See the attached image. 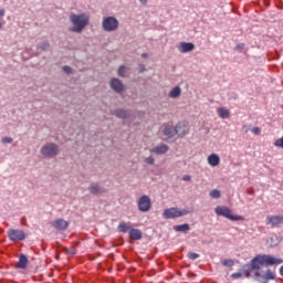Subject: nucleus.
<instances>
[{
	"mask_svg": "<svg viewBox=\"0 0 283 283\" xmlns=\"http://www.w3.org/2000/svg\"><path fill=\"white\" fill-rule=\"evenodd\" d=\"M0 17H3V9L0 10Z\"/></svg>",
	"mask_w": 283,
	"mask_h": 283,
	"instance_id": "nucleus-42",
	"label": "nucleus"
},
{
	"mask_svg": "<svg viewBox=\"0 0 283 283\" xmlns=\"http://www.w3.org/2000/svg\"><path fill=\"white\" fill-rule=\"evenodd\" d=\"M174 231L179 232V233H185L189 231V224L184 223L179 226H174Z\"/></svg>",
	"mask_w": 283,
	"mask_h": 283,
	"instance_id": "nucleus-22",
	"label": "nucleus"
},
{
	"mask_svg": "<svg viewBox=\"0 0 283 283\" xmlns=\"http://www.w3.org/2000/svg\"><path fill=\"white\" fill-rule=\"evenodd\" d=\"M126 67L125 66H120L117 69V76H123V73H125Z\"/></svg>",
	"mask_w": 283,
	"mask_h": 283,
	"instance_id": "nucleus-30",
	"label": "nucleus"
},
{
	"mask_svg": "<svg viewBox=\"0 0 283 283\" xmlns=\"http://www.w3.org/2000/svg\"><path fill=\"white\" fill-rule=\"evenodd\" d=\"M67 227H70V223L66 222V220L57 219V220L51 221V228H54L57 231L66 230Z\"/></svg>",
	"mask_w": 283,
	"mask_h": 283,
	"instance_id": "nucleus-11",
	"label": "nucleus"
},
{
	"mask_svg": "<svg viewBox=\"0 0 283 283\" xmlns=\"http://www.w3.org/2000/svg\"><path fill=\"white\" fill-rule=\"evenodd\" d=\"M186 214H189V211L185 209L168 208L165 209V212L161 213V217L165 218L166 220H170L185 217Z\"/></svg>",
	"mask_w": 283,
	"mask_h": 283,
	"instance_id": "nucleus-4",
	"label": "nucleus"
},
{
	"mask_svg": "<svg viewBox=\"0 0 283 283\" xmlns=\"http://www.w3.org/2000/svg\"><path fill=\"white\" fill-rule=\"evenodd\" d=\"M56 151H59V149H56L55 144H46V145L42 146V156H44L46 158L56 156Z\"/></svg>",
	"mask_w": 283,
	"mask_h": 283,
	"instance_id": "nucleus-9",
	"label": "nucleus"
},
{
	"mask_svg": "<svg viewBox=\"0 0 283 283\" xmlns=\"http://www.w3.org/2000/svg\"><path fill=\"white\" fill-rule=\"evenodd\" d=\"M241 276H242V274H240V273L230 274V277H232L233 280L240 279Z\"/></svg>",
	"mask_w": 283,
	"mask_h": 283,
	"instance_id": "nucleus-34",
	"label": "nucleus"
},
{
	"mask_svg": "<svg viewBox=\"0 0 283 283\" xmlns=\"http://www.w3.org/2000/svg\"><path fill=\"white\" fill-rule=\"evenodd\" d=\"M282 263L283 260L271 255H258L255 258H252L251 269L259 270L260 266H273Z\"/></svg>",
	"mask_w": 283,
	"mask_h": 283,
	"instance_id": "nucleus-1",
	"label": "nucleus"
},
{
	"mask_svg": "<svg viewBox=\"0 0 283 283\" xmlns=\"http://www.w3.org/2000/svg\"><path fill=\"white\" fill-rule=\"evenodd\" d=\"M265 224H269L272 228H277L283 224V216H269L265 217Z\"/></svg>",
	"mask_w": 283,
	"mask_h": 283,
	"instance_id": "nucleus-10",
	"label": "nucleus"
},
{
	"mask_svg": "<svg viewBox=\"0 0 283 283\" xmlns=\"http://www.w3.org/2000/svg\"><path fill=\"white\" fill-rule=\"evenodd\" d=\"M274 280V272L265 270V272H255V282L268 283V281Z\"/></svg>",
	"mask_w": 283,
	"mask_h": 283,
	"instance_id": "nucleus-7",
	"label": "nucleus"
},
{
	"mask_svg": "<svg viewBox=\"0 0 283 283\" xmlns=\"http://www.w3.org/2000/svg\"><path fill=\"white\" fill-rule=\"evenodd\" d=\"M193 49H196V45L189 42H180V45L177 46V50H179L180 53H189L192 52Z\"/></svg>",
	"mask_w": 283,
	"mask_h": 283,
	"instance_id": "nucleus-12",
	"label": "nucleus"
},
{
	"mask_svg": "<svg viewBox=\"0 0 283 283\" xmlns=\"http://www.w3.org/2000/svg\"><path fill=\"white\" fill-rule=\"evenodd\" d=\"M187 258L192 260V261H196L197 259H199V254L190 252V253L187 254Z\"/></svg>",
	"mask_w": 283,
	"mask_h": 283,
	"instance_id": "nucleus-29",
	"label": "nucleus"
},
{
	"mask_svg": "<svg viewBox=\"0 0 283 283\" xmlns=\"http://www.w3.org/2000/svg\"><path fill=\"white\" fill-rule=\"evenodd\" d=\"M167 145H161V146H155L151 149H148V153L155 154V155H164L167 154Z\"/></svg>",
	"mask_w": 283,
	"mask_h": 283,
	"instance_id": "nucleus-15",
	"label": "nucleus"
},
{
	"mask_svg": "<svg viewBox=\"0 0 283 283\" xmlns=\"http://www.w3.org/2000/svg\"><path fill=\"white\" fill-rule=\"evenodd\" d=\"M133 230H136V229L129 228V223L124 222V223L117 224V232L126 233Z\"/></svg>",
	"mask_w": 283,
	"mask_h": 283,
	"instance_id": "nucleus-19",
	"label": "nucleus"
},
{
	"mask_svg": "<svg viewBox=\"0 0 283 283\" xmlns=\"http://www.w3.org/2000/svg\"><path fill=\"white\" fill-rule=\"evenodd\" d=\"M245 128H248V126H243V133H249Z\"/></svg>",
	"mask_w": 283,
	"mask_h": 283,
	"instance_id": "nucleus-39",
	"label": "nucleus"
},
{
	"mask_svg": "<svg viewBox=\"0 0 283 283\" xmlns=\"http://www.w3.org/2000/svg\"><path fill=\"white\" fill-rule=\"evenodd\" d=\"M7 238L12 242L25 240V233L22 230L10 229L7 230Z\"/></svg>",
	"mask_w": 283,
	"mask_h": 283,
	"instance_id": "nucleus-8",
	"label": "nucleus"
},
{
	"mask_svg": "<svg viewBox=\"0 0 283 283\" xmlns=\"http://www.w3.org/2000/svg\"><path fill=\"white\" fill-rule=\"evenodd\" d=\"M136 207L139 209V212H148L151 210V198H148L147 195L139 197V200L136 201Z\"/></svg>",
	"mask_w": 283,
	"mask_h": 283,
	"instance_id": "nucleus-6",
	"label": "nucleus"
},
{
	"mask_svg": "<svg viewBox=\"0 0 283 283\" xmlns=\"http://www.w3.org/2000/svg\"><path fill=\"white\" fill-rule=\"evenodd\" d=\"M1 143L2 144H11V143H13V138L4 137V138L1 139Z\"/></svg>",
	"mask_w": 283,
	"mask_h": 283,
	"instance_id": "nucleus-31",
	"label": "nucleus"
},
{
	"mask_svg": "<svg viewBox=\"0 0 283 283\" xmlns=\"http://www.w3.org/2000/svg\"><path fill=\"white\" fill-rule=\"evenodd\" d=\"M170 98H177L180 97V87L176 86L172 90H170V93L168 94Z\"/></svg>",
	"mask_w": 283,
	"mask_h": 283,
	"instance_id": "nucleus-25",
	"label": "nucleus"
},
{
	"mask_svg": "<svg viewBox=\"0 0 283 283\" xmlns=\"http://www.w3.org/2000/svg\"><path fill=\"white\" fill-rule=\"evenodd\" d=\"M163 134H165V137L174 138V135H177V130H174V127L167 125L165 126V130H163Z\"/></svg>",
	"mask_w": 283,
	"mask_h": 283,
	"instance_id": "nucleus-18",
	"label": "nucleus"
},
{
	"mask_svg": "<svg viewBox=\"0 0 283 283\" xmlns=\"http://www.w3.org/2000/svg\"><path fill=\"white\" fill-rule=\"evenodd\" d=\"M70 254H76V251H69Z\"/></svg>",
	"mask_w": 283,
	"mask_h": 283,
	"instance_id": "nucleus-41",
	"label": "nucleus"
},
{
	"mask_svg": "<svg viewBox=\"0 0 283 283\" xmlns=\"http://www.w3.org/2000/svg\"><path fill=\"white\" fill-rule=\"evenodd\" d=\"M214 214H217L218 217H223L224 219L233 222L242 221V217L232 214L230 208H227L224 206L214 207Z\"/></svg>",
	"mask_w": 283,
	"mask_h": 283,
	"instance_id": "nucleus-3",
	"label": "nucleus"
},
{
	"mask_svg": "<svg viewBox=\"0 0 283 283\" xmlns=\"http://www.w3.org/2000/svg\"><path fill=\"white\" fill-rule=\"evenodd\" d=\"M71 71H73V70L70 69V66H64V73L70 74Z\"/></svg>",
	"mask_w": 283,
	"mask_h": 283,
	"instance_id": "nucleus-37",
	"label": "nucleus"
},
{
	"mask_svg": "<svg viewBox=\"0 0 283 283\" xmlns=\"http://www.w3.org/2000/svg\"><path fill=\"white\" fill-rule=\"evenodd\" d=\"M170 128H174V132H177V136H186V133L189 132V128L186 127V124H177V126H170Z\"/></svg>",
	"mask_w": 283,
	"mask_h": 283,
	"instance_id": "nucleus-13",
	"label": "nucleus"
},
{
	"mask_svg": "<svg viewBox=\"0 0 283 283\" xmlns=\"http://www.w3.org/2000/svg\"><path fill=\"white\" fill-rule=\"evenodd\" d=\"M146 164H148V165H155V158H153V157H146Z\"/></svg>",
	"mask_w": 283,
	"mask_h": 283,
	"instance_id": "nucleus-33",
	"label": "nucleus"
},
{
	"mask_svg": "<svg viewBox=\"0 0 283 283\" xmlns=\"http://www.w3.org/2000/svg\"><path fill=\"white\" fill-rule=\"evenodd\" d=\"M189 180H191V177H189V175L184 176V181L188 182Z\"/></svg>",
	"mask_w": 283,
	"mask_h": 283,
	"instance_id": "nucleus-38",
	"label": "nucleus"
},
{
	"mask_svg": "<svg viewBox=\"0 0 283 283\" xmlns=\"http://www.w3.org/2000/svg\"><path fill=\"white\" fill-rule=\"evenodd\" d=\"M27 264H29V259L25 255H20V261L17 262V269L25 270Z\"/></svg>",
	"mask_w": 283,
	"mask_h": 283,
	"instance_id": "nucleus-20",
	"label": "nucleus"
},
{
	"mask_svg": "<svg viewBox=\"0 0 283 283\" xmlns=\"http://www.w3.org/2000/svg\"><path fill=\"white\" fill-rule=\"evenodd\" d=\"M88 193H92V195L101 193V188L98 187V184L88 185Z\"/></svg>",
	"mask_w": 283,
	"mask_h": 283,
	"instance_id": "nucleus-23",
	"label": "nucleus"
},
{
	"mask_svg": "<svg viewBox=\"0 0 283 283\" xmlns=\"http://www.w3.org/2000/svg\"><path fill=\"white\" fill-rule=\"evenodd\" d=\"M70 23L73 24V27L70 28V32L76 34L82 33V30L88 25V15H85L84 13L70 14Z\"/></svg>",
	"mask_w": 283,
	"mask_h": 283,
	"instance_id": "nucleus-2",
	"label": "nucleus"
},
{
	"mask_svg": "<svg viewBox=\"0 0 283 283\" xmlns=\"http://www.w3.org/2000/svg\"><path fill=\"white\" fill-rule=\"evenodd\" d=\"M281 276H283V266H281Z\"/></svg>",
	"mask_w": 283,
	"mask_h": 283,
	"instance_id": "nucleus-43",
	"label": "nucleus"
},
{
	"mask_svg": "<svg viewBox=\"0 0 283 283\" xmlns=\"http://www.w3.org/2000/svg\"><path fill=\"white\" fill-rule=\"evenodd\" d=\"M147 55H145V53H143V59H145Z\"/></svg>",
	"mask_w": 283,
	"mask_h": 283,
	"instance_id": "nucleus-45",
	"label": "nucleus"
},
{
	"mask_svg": "<svg viewBox=\"0 0 283 283\" xmlns=\"http://www.w3.org/2000/svg\"><path fill=\"white\" fill-rule=\"evenodd\" d=\"M207 163H209V166L211 167H218V165L220 164V158L218 157V155L211 154L209 155V158H207Z\"/></svg>",
	"mask_w": 283,
	"mask_h": 283,
	"instance_id": "nucleus-17",
	"label": "nucleus"
},
{
	"mask_svg": "<svg viewBox=\"0 0 283 283\" xmlns=\"http://www.w3.org/2000/svg\"><path fill=\"white\" fill-rule=\"evenodd\" d=\"M221 265H224L227 268L233 266V260L221 261Z\"/></svg>",
	"mask_w": 283,
	"mask_h": 283,
	"instance_id": "nucleus-28",
	"label": "nucleus"
},
{
	"mask_svg": "<svg viewBox=\"0 0 283 283\" xmlns=\"http://www.w3.org/2000/svg\"><path fill=\"white\" fill-rule=\"evenodd\" d=\"M233 50H235L237 52L242 51V43L237 44V46H235V48H233Z\"/></svg>",
	"mask_w": 283,
	"mask_h": 283,
	"instance_id": "nucleus-35",
	"label": "nucleus"
},
{
	"mask_svg": "<svg viewBox=\"0 0 283 283\" xmlns=\"http://www.w3.org/2000/svg\"><path fill=\"white\" fill-rule=\"evenodd\" d=\"M274 147L283 149V136L274 140Z\"/></svg>",
	"mask_w": 283,
	"mask_h": 283,
	"instance_id": "nucleus-27",
	"label": "nucleus"
},
{
	"mask_svg": "<svg viewBox=\"0 0 283 283\" xmlns=\"http://www.w3.org/2000/svg\"><path fill=\"white\" fill-rule=\"evenodd\" d=\"M114 116H117V118L125 119L126 117H129V112L117 109V111H114Z\"/></svg>",
	"mask_w": 283,
	"mask_h": 283,
	"instance_id": "nucleus-24",
	"label": "nucleus"
},
{
	"mask_svg": "<svg viewBox=\"0 0 283 283\" xmlns=\"http://www.w3.org/2000/svg\"><path fill=\"white\" fill-rule=\"evenodd\" d=\"M252 134L254 135H259L260 133H262V129H260L259 127H252Z\"/></svg>",
	"mask_w": 283,
	"mask_h": 283,
	"instance_id": "nucleus-32",
	"label": "nucleus"
},
{
	"mask_svg": "<svg viewBox=\"0 0 283 283\" xmlns=\"http://www.w3.org/2000/svg\"><path fill=\"white\" fill-rule=\"evenodd\" d=\"M111 90H113L114 93H123V83L117 78H111Z\"/></svg>",
	"mask_w": 283,
	"mask_h": 283,
	"instance_id": "nucleus-14",
	"label": "nucleus"
},
{
	"mask_svg": "<svg viewBox=\"0 0 283 283\" xmlns=\"http://www.w3.org/2000/svg\"><path fill=\"white\" fill-rule=\"evenodd\" d=\"M218 117L221 119L230 118V111L223 107L218 108Z\"/></svg>",
	"mask_w": 283,
	"mask_h": 283,
	"instance_id": "nucleus-21",
	"label": "nucleus"
},
{
	"mask_svg": "<svg viewBox=\"0 0 283 283\" xmlns=\"http://www.w3.org/2000/svg\"><path fill=\"white\" fill-rule=\"evenodd\" d=\"M39 50H42V51L48 50V43L39 45Z\"/></svg>",
	"mask_w": 283,
	"mask_h": 283,
	"instance_id": "nucleus-36",
	"label": "nucleus"
},
{
	"mask_svg": "<svg viewBox=\"0 0 283 283\" xmlns=\"http://www.w3.org/2000/svg\"><path fill=\"white\" fill-rule=\"evenodd\" d=\"M144 67V65H139V69ZM140 71H144V69H142Z\"/></svg>",
	"mask_w": 283,
	"mask_h": 283,
	"instance_id": "nucleus-44",
	"label": "nucleus"
},
{
	"mask_svg": "<svg viewBox=\"0 0 283 283\" xmlns=\"http://www.w3.org/2000/svg\"><path fill=\"white\" fill-rule=\"evenodd\" d=\"M209 197H211V199H218V198H220V191L219 190H211L209 192Z\"/></svg>",
	"mask_w": 283,
	"mask_h": 283,
	"instance_id": "nucleus-26",
	"label": "nucleus"
},
{
	"mask_svg": "<svg viewBox=\"0 0 283 283\" xmlns=\"http://www.w3.org/2000/svg\"><path fill=\"white\" fill-rule=\"evenodd\" d=\"M126 233H129V240H133V241L142 240V232L138 231V229L126 231Z\"/></svg>",
	"mask_w": 283,
	"mask_h": 283,
	"instance_id": "nucleus-16",
	"label": "nucleus"
},
{
	"mask_svg": "<svg viewBox=\"0 0 283 283\" xmlns=\"http://www.w3.org/2000/svg\"><path fill=\"white\" fill-rule=\"evenodd\" d=\"M140 3L145 4L147 0H139Z\"/></svg>",
	"mask_w": 283,
	"mask_h": 283,
	"instance_id": "nucleus-40",
	"label": "nucleus"
},
{
	"mask_svg": "<svg viewBox=\"0 0 283 283\" xmlns=\"http://www.w3.org/2000/svg\"><path fill=\"white\" fill-rule=\"evenodd\" d=\"M118 27H119V22L117 21V18L105 17V19H102V30L105 32L117 31Z\"/></svg>",
	"mask_w": 283,
	"mask_h": 283,
	"instance_id": "nucleus-5",
	"label": "nucleus"
}]
</instances>
